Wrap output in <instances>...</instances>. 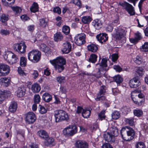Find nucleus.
<instances>
[{
  "label": "nucleus",
  "instance_id": "nucleus-23",
  "mask_svg": "<svg viewBox=\"0 0 148 148\" xmlns=\"http://www.w3.org/2000/svg\"><path fill=\"white\" fill-rule=\"evenodd\" d=\"M109 132L114 138L117 136L119 134L118 130L115 127H111L110 129Z\"/></svg>",
  "mask_w": 148,
  "mask_h": 148
},
{
  "label": "nucleus",
  "instance_id": "nucleus-48",
  "mask_svg": "<svg viewBox=\"0 0 148 148\" xmlns=\"http://www.w3.org/2000/svg\"><path fill=\"white\" fill-rule=\"evenodd\" d=\"M134 119L133 118L126 119H125V121L127 123L129 124L130 125L133 126L134 125Z\"/></svg>",
  "mask_w": 148,
  "mask_h": 148
},
{
  "label": "nucleus",
  "instance_id": "nucleus-6",
  "mask_svg": "<svg viewBox=\"0 0 148 148\" xmlns=\"http://www.w3.org/2000/svg\"><path fill=\"white\" fill-rule=\"evenodd\" d=\"M115 32L112 34V37L117 41H120L125 37L127 31L121 28L115 29Z\"/></svg>",
  "mask_w": 148,
  "mask_h": 148
},
{
  "label": "nucleus",
  "instance_id": "nucleus-30",
  "mask_svg": "<svg viewBox=\"0 0 148 148\" xmlns=\"http://www.w3.org/2000/svg\"><path fill=\"white\" fill-rule=\"evenodd\" d=\"M62 38L63 36L60 32H58L54 35V39L55 41H61Z\"/></svg>",
  "mask_w": 148,
  "mask_h": 148
},
{
  "label": "nucleus",
  "instance_id": "nucleus-35",
  "mask_svg": "<svg viewBox=\"0 0 148 148\" xmlns=\"http://www.w3.org/2000/svg\"><path fill=\"white\" fill-rule=\"evenodd\" d=\"M91 113L90 111V110L84 109L82 112V116L85 118L89 117Z\"/></svg>",
  "mask_w": 148,
  "mask_h": 148
},
{
  "label": "nucleus",
  "instance_id": "nucleus-26",
  "mask_svg": "<svg viewBox=\"0 0 148 148\" xmlns=\"http://www.w3.org/2000/svg\"><path fill=\"white\" fill-rule=\"evenodd\" d=\"M88 49V51L92 52H97L98 49V46L93 44H91L87 46Z\"/></svg>",
  "mask_w": 148,
  "mask_h": 148
},
{
  "label": "nucleus",
  "instance_id": "nucleus-47",
  "mask_svg": "<svg viewBox=\"0 0 148 148\" xmlns=\"http://www.w3.org/2000/svg\"><path fill=\"white\" fill-rule=\"evenodd\" d=\"M136 72L139 76H142L144 74V71L142 67H139L136 69Z\"/></svg>",
  "mask_w": 148,
  "mask_h": 148
},
{
  "label": "nucleus",
  "instance_id": "nucleus-40",
  "mask_svg": "<svg viewBox=\"0 0 148 148\" xmlns=\"http://www.w3.org/2000/svg\"><path fill=\"white\" fill-rule=\"evenodd\" d=\"M8 19V15L2 14L0 16V21L3 23L5 22Z\"/></svg>",
  "mask_w": 148,
  "mask_h": 148
},
{
  "label": "nucleus",
  "instance_id": "nucleus-10",
  "mask_svg": "<svg viewBox=\"0 0 148 148\" xmlns=\"http://www.w3.org/2000/svg\"><path fill=\"white\" fill-rule=\"evenodd\" d=\"M106 88L105 86L101 87L99 91L97 94L96 98H95L96 101H102L105 100L106 97L104 95L106 92Z\"/></svg>",
  "mask_w": 148,
  "mask_h": 148
},
{
  "label": "nucleus",
  "instance_id": "nucleus-61",
  "mask_svg": "<svg viewBox=\"0 0 148 148\" xmlns=\"http://www.w3.org/2000/svg\"><path fill=\"white\" fill-rule=\"evenodd\" d=\"M135 38H136L138 41L142 38L141 34L138 32H137L135 34Z\"/></svg>",
  "mask_w": 148,
  "mask_h": 148
},
{
  "label": "nucleus",
  "instance_id": "nucleus-29",
  "mask_svg": "<svg viewBox=\"0 0 148 148\" xmlns=\"http://www.w3.org/2000/svg\"><path fill=\"white\" fill-rule=\"evenodd\" d=\"M42 97L43 99L47 102H49L52 99L51 96L47 93H45L43 94Z\"/></svg>",
  "mask_w": 148,
  "mask_h": 148
},
{
  "label": "nucleus",
  "instance_id": "nucleus-49",
  "mask_svg": "<svg viewBox=\"0 0 148 148\" xmlns=\"http://www.w3.org/2000/svg\"><path fill=\"white\" fill-rule=\"evenodd\" d=\"M112 117L114 119H118L120 117V114L118 112L115 111L112 113Z\"/></svg>",
  "mask_w": 148,
  "mask_h": 148
},
{
  "label": "nucleus",
  "instance_id": "nucleus-4",
  "mask_svg": "<svg viewBox=\"0 0 148 148\" xmlns=\"http://www.w3.org/2000/svg\"><path fill=\"white\" fill-rule=\"evenodd\" d=\"M28 58L32 62L37 63L39 62L41 56V52L36 50H33L27 54Z\"/></svg>",
  "mask_w": 148,
  "mask_h": 148
},
{
  "label": "nucleus",
  "instance_id": "nucleus-54",
  "mask_svg": "<svg viewBox=\"0 0 148 148\" xmlns=\"http://www.w3.org/2000/svg\"><path fill=\"white\" fill-rule=\"evenodd\" d=\"M5 92L2 91L0 92V103L4 101L5 98Z\"/></svg>",
  "mask_w": 148,
  "mask_h": 148
},
{
  "label": "nucleus",
  "instance_id": "nucleus-33",
  "mask_svg": "<svg viewBox=\"0 0 148 148\" xmlns=\"http://www.w3.org/2000/svg\"><path fill=\"white\" fill-rule=\"evenodd\" d=\"M38 4L34 2L30 8V10L31 12H35L38 11Z\"/></svg>",
  "mask_w": 148,
  "mask_h": 148
},
{
  "label": "nucleus",
  "instance_id": "nucleus-39",
  "mask_svg": "<svg viewBox=\"0 0 148 148\" xmlns=\"http://www.w3.org/2000/svg\"><path fill=\"white\" fill-rule=\"evenodd\" d=\"M12 9L15 14H19L22 11L21 8L17 6L12 7Z\"/></svg>",
  "mask_w": 148,
  "mask_h": 148
},
{
  "label": "nucleus",
  "instance_id": "nucleus-57",
  "mask_svg": "<svg viewBox=\"0 0 148 148\" xmlns=\"http://www.w3.org/2000/svg\"><path fill=\"white\" fill-rule=\"evenodd\" d=\"M0 33L2 35L6 36L9 35L10 34V32L7 29H2L0 31Z\"/></svg>",
  "mask_w": 148,
  "mask_h": 148
},
{
  "label": "nucleus",
  "instance_id": "nucleus-38",
  "mask_svg": "<svg viewBox=\"0 0 148 148\" xmlns=\"http://www.w3.org/2000/svg\"><path fill=\"white\" fill-rule=\"evenodd\" d=\"M114 80L118 84H120L123 81V78L119 75L114 76Z\"/></svg>",
  "mask_w": 148,
  "mask_h": 148
},
{
  "label": "nucleus",
  "instance_id": "nucleus-37",
  "mask_svg": "<svg viewBox=\"0 0 148 148\" xmlns=\"http://www.w3.org/2000/svg\"><path fill=\"white\" fill-rule=\"evenodd\" d=\"M97 56L96 54L92 53L91 54L89 59V61L92 63H95L97 60Z\"/></svg>",
  "mask_w": 148,
  "mask_h": 148
},
{
  "label": "nucleus",
  "instance_id": "nucleus-24",
  "mask_svg": "<svg viewBox=\"0 0 148 148\" xmlns=\"http://www.w3.org/2000/svg\"><path fill=\"white\" fill-rule=\"evenodd\" d=\"M92 24L96 29H99L101 28L102 26V23L101 21L99 19H96L93 21Z\"/></svg>",
  "mask_w": 148,
  "mask_h": 148
},
{
  "label": "nucleus",
  "instance_id": "nucleus-46",
  "mask_svg": "<svg viewBox=\"0 0 148 148\" xmlns=\"http://www.w3.org/2000/svg\"><path fill=\"white\" fill-rule=\"evenodd\" d=\"M133 112L135 116L138 117L141 116L143 113L142 111L138 109L134 110Z\"/></svg>",
  "mask_w": 148,
  "mask_h": 148
},
{
  "label": "nucleus",
  "instance_id": "nucleus-12",
  "mask_svg": "<svg viewBox=\"0 0 148 148\" xmlns=\"http://www.w3.org/2000/svg\"><path fill=\"white\" fill-rule=\"evenodd\" d=\"M36 119L35 115L32 112H29L26 114L25 120L29 124L33 123L35 121Z\"/></svg>",
  "mask_w": 148,
  "mask_h": 148
},
{
  "label": "nucleus",
  "instance_id": "nucleus-27",
  "mask_svg": "<svg viewBox=\"0 0 148 148\" xmlns=\"http://www.w3.org/2000/svg\"><path fill=\"white\" fill-rule=\"evenodd\" d=\"M40 87L39 85L37 83H35L32 85V90L34 93L38 92L40 90Z\"/></svg>",
  "mask_w": 148,
  "mask_h": 148
},
{
  "label": "nucleus",
  "instance_id": "nucleus-8",
  "mask_svg": "<svg viewBox=\"0 0 148 148\" xmlns=\"http://www.w3.org/2000/svg\"><path fill=\"white\" fill-rule=\"evenodd\" d=\"M85 38L86 35L84 33L76 35L74 39L75 43L79 46L84 45L86 42Z\"/></svg>",
  "mask_w": 148,
  "mask_h": 148
},
{
  "label": "nucleus",
  "instance_id": "nucleus-1",
  "mask_svg": "<svg viewBox=\"0 0 148 148\" xmlns=\"http://www.w3.org/2000/svg\"><path fill=\"white\" fill-rule=\"evenodd\" d=\"M50 62L54 66L56 71L59 73L62 72L64 69L66 61L62 57H58L53 60H50Z\"/></svg>",
  "mask_w": 148,
  "mask_h": 148
},
{
  "label": "nucleus",
  "instance_id": "nucleus-42",
  "mask_svg": "<svg viewBox=\"0 0 148 148\" xmlns=\"http://www.w3.org/2000/svg\"><path fill=\"white\" fill-rule=\"evenodd\" d=\"M27 59L24 57H21L20 58V65L22 67L25 66L27 64Z\"/></svg>",
  "mask_w": 148,
  "mask_h": 148
},
{
  "label": "nucleus",
  "instance_id": "nucleus-50",
  "mask_svg": "<svg viewBox=\"0 0 148 148\" xmlns=\"http://www.w3.org/2000/svg\"><path fill=\"white\" fill-rule=\"evenodd\" d=\"M134 61L136 64H140L142 62L143 60L142 58L140 57L137 56L136 58H134Z\"/></svg>",
  "mask_w": 148,
  "mask_h": 148
},
{
  "label": "nucleus",
  "instance_id": "nucleus-32",
  "mask_svg": "<svg viewBox=\"0 0 148 148\" xmlns=\"http://www.w3.org/2000/svg\"><path fill=\"white\" fill-rule=\"evenodd\" d=\"M15 0H2L3 4L6 6H10L14 3Z\"/></svg>",
  "mask_w": 148,
  "mask_h": 148
},
{
  "label": "nucleus",
  "instance_id": "nucleus-16",
  "mask_svg": "<svg viewBox=\"0 0 148 148\" xmlns=\"http://www.w3.org/2000/svg\"><path fill=\"white\" fill-rule=\"evenodd\" d=\"M76 148H88V144L86 141L78 140L76 141L75 144Z\"/></svg>",
  "mask_w": 148,
  "mask_h": 148
},
{
  "label": "nucleus",
  "instance_id": "nucleus-22",
  "mask_svg": "<svg viewBox=\"0 0 148 148\" xmlns=\"http://www.w3.org/2000/svg\"><path fill=\"white\" fill-rule=\"evenodd\" d=\"M11 56L9 59L8 62L10 64L16 62L18 60V58L16 55L12 52Z\"/></svg>",
  "mask_w": 148,
  "mask_h": 148
},
{
  "label": "nucleus",
  "instance_id": "nucleus-19",
  "mask_svg": "<svg viewBox=\"0 0 148 148\" xmlns=\"http://www.w3.org/2000/svg\"><path fill=\"white\" fill-rule=\"evenodd\" d=\"M103 137L105 140L108 142L113 143L114 141L115 138L110 132L105 133L103 135Z\"/></svg>",
  "mask_w": 148,
  "mask_h": 148
},
{
  "label": "nucleus",
  "instance_id": "nucleus-62",
  "mask_svg": "<svg viewBox=\"0 0 148 148\" xmlns=\"http://www.w3.org/2000/svg\"><path fill=\"white\" fill-rule=\"evenodd\" d=\"M118 55L117 54H114L111 56V59L113 62H115L118 58Z\"/></svg>",
  "mask_w": 148,
  "mask_h": 148
},
{
  "label": "nucleus",
  "instance_id": "nucleus-52",
  "mask_svg": "<svg viewBox=\"0 0 148 148\" xmlns=\"http://www.w3.org/2000/svg\"><path fill=\"white\" fill-rule=\"evenodd\" d=\"M105 111L103 110L101 112L99 113L98 115L99 118L100 120L102 121L104 119L105 117Z\"/></svg>",
  "mask_w": 148,
  "mask_h": 148
},
{
  "label": "nucleus",
  "instance_id": "nucleus-64",
  "mask_svg": "<svg viewBox=\"0 0 148 148\" xmlns=\"http://www.w3.org/2000/svg\"><path fill=\"white\" fill-rule=\"evenodd\" d=\"M102 148H113L109 143H105L103 144L101 147Z\"/></svg>",
  "mask_w": 148,
  "mask_h": 148
},
{
  "label": "nucleus",
  "instance_id": "nucleus-20",
  "mask_svg": "<svg viewBox=\"0 0 148 148\" xmlns=\"http://www.w3.org/2000/svg\"><path fill=\"white\" fill-rule=\"evenodd\" d=\"M131 98L134 103L138 106H140L143 104L144 103V99H140L139 98H135L132 97V95H131Z\"/></svg>",
  "mask_w": 148,
  "mask_h": 148
},
{
  "label": "nucleus",
  "instance_id": "nucleus-13",
  "mask_svg": "<svg viewBox=\"0 0 148 148\" xmlns=\"http://www.w3.org/2000/svg\"><path fill=\"white\" fill-rule=\"evenodd\" d=\"M123 6L124 8L130 15H133L135 14L134 8L131 5L127 2H125L123 3Z\"/></svg>",
  "mask_w": 148,
  "mask_h": 148
},
{
  "label": "nucleus",
  "instance_id": "nucleus-63",
  "mask_svg": "<svg viewBox=\"0 0 148 148\" xmlns=\"http://www.w3.org/2000/svg\"><path fill=\"white\" fill-rule=\"evenodd\" d=\"M113 68L116 71L120 72L122 70V69L119 65H115L113 66Z\"/></svg>",
  "mask_w": 148,
  "mask_h": 148
},
{
  "label": "nucleus",
  "instance_id": "nucleus-45",
  "mask_svg": "<svg viewBox=\"0 0 148 148\" xmlns=\"http://www.w3.org/2000/svg\"><path fill=\"white\" fill-rule=\"evenodd\" d=\"M140 49L143 51H148V42H145L140 47Z\"/></svg>",
  "mask_w": 148,
  "mask_h": 148
},
{
  "label": "nucleus",
  "instance_id": "nucleus-15",
  "mask_svg": "<svg viewBox=\"0 0 148 148\" xmlns=\"http://www.w3.org/2000/svg\"><path fill=\"white\" fill-rule=\"evenodd\" d=\"M140 84L139 79L136 78H134L131 79L129 83V85L131 88H136Z\"/></svg>",
  "mask_w": 148,
  "mask_h": 148
},
{
  "label": "nucleus",
  "instance_id": "nucleus-36",
  "mask_svg": "<svg viewBox=\"0 0 148 148\" xmlns=\"http://www.w3.org/2000/svg\"><path fill=\"white\" fill-rule=\"evenodd\" d=\"M25 92L24 88H19L17 91V96L18 97H23L25 95Z\"/></svg>",
  "mask_w": 148,
  "mask_h": 148
},
{
  "label": "nucleus",
  "instance_id": "nucleus-14",
  "mask_svg": "<svg viewBox=\"0 0 148 148\" xmlns=\"http://www.w3.org/2000/svg\"><path fill=\"white\" fill-rule=\"evenodd\" d=\"M71 49V45L68 42H66L62 45V51L63 53H68L70 52Z\"/></svg>",
  "mask_w": 148,
  "mask_h": 148
},
{
  "label": "nucleus",
  "instance_id": "nucleus-59",
  "mask_svg": "<svg viewBox=\"0 0 148 148\" xmlns=\"http://www.w3.org/2000/svg\"><path fill=\"white\" fill-rule=\"evenodd\" d=\"M40 96L38 95H36L34 96V101L35 103H38L40 101Z\"/></svg>",
  "mask_w": 148,
  "mask_h": 148
},
{
  "label": "nucleus",
  "instance_id": "nucleus-34",
  "mask_svg": "<svg viewBox=\"0 0 148 148\" xmlns=\"http://www.w3.org/2000/svg\"><path fill=\"white\" fill-rule=\"evenodd\" d=\"M92 20V18L89 16H86L82 18V22L84 24H88L90 23Z\"/></svg>",
  "mask_w": 148,
  "mask_h": 148
},
{
  "label": "nucleus",
  "instance_id": "nucleus-11",
  "mask_svg": "<svg viewBox=\"0 0 148 148\" xmlns=\"http://www.w3.org/2000/svg\"><path fill=\"white\" fill-rule=\"evenodd\" d=\"M10 68L9 66L4 64H0V76H5L9 73Z\"/></svg>",
  "mask_w": 148,
  "mask_h": 148
},
{
  "label": "nucleus",
  "instance_id": "nucleus-5",
  "mask_svg": "<svg viewBox=\"0 0 148 148\" xmlns=\"http://www.w3.org/2000/svg\"><path fill=\"white\" fill-rule=\"evenodd\" d=\"M107 59L106 58L102 59L100 64V68L99 69V71L96 74H93L92 76L95 77L97 78H100L102 75L104 74L103 70L107 71L108 69L107 68Z\"/></svg>",
  "mask_w": 148,
  "mask_h": 148
},
{
  "label": "nucleus",
  "instance_id": "nucleus-43",
  "mask_svg": "<svg viewBox=\"0 0 148 148\" xmlns=\"http://www.w3.org/2000/svg\"><path fill=\"white\" fill-rule=\"evenodd\" d=\"M12 52L10 51L5 52L3 55L4 59L8 62L9 59L11 56Z\"/></svg>",
  "mask_w": 148,
  "mask_h": 148
},
{
  "label": "nucleus",
  "instance_id": "nucleus-17",
  "mask_svg": "<svg viewBox=\"0 0 148 148\" xmlns=\"http://www.w3.org/2000/svg\"><path fill=\"white\" fill-rule=\"evenodd\" d=\"M98 41L101 43L106 42L108 39L107 34L105 33L100 34L96 36Z\"/></svg>",
  "mask_w": 148,
  "mask_h": 148
},
{
  "label": "nucleus",
  "instance_id": "nucleus-56",
  "mask_svg": "<svg viewBox=\"0 0 148 148\" xmlns=\"http://www.w3.org/2000/svg\"><path fill=\"white\" fill-rule=\"evenodd\" d=\"M136 148H145L144 144L142 142H140L137 143L136 145Z\"/></svg>",
  "mask_w": 148,
  "mask_h": 148
},
{
  "label": "nucleus",
  "instance_id": "nucleus-3",
  "mask_svg": "<svg viewBox=\"0 0 148 148\" xmlns=\"http://www.w3.org/2000/svg\"><path fill=\"white\" fill-rule=\"evenodd\" d=\"M56 122L63 121H67L69 119L68 114L64 111L62 110H57L55 111L54 114Z\"/></svg>",
  "mask_w": 148,
  "mask_h": 148
},
{
  "label": "nucleus",
  "instance_id": "nucleus-9",
  "mask_svg": "<svg viewBox=\"0 0 148 148\" xmlns=\"http://www.w3.org/2000/svg\"><path fill=\"white\" fill-rule=\"evenodd\" d=\"M27 46L24 42L16 44L14 45V49L19 54H23L26 52Z\"/></svg>",
  "mask_w": 148,
  "mask_h": 148
},
{
  "label": "nucleus",
  "instance_id": "nucleus-7",
  "mask_svg": "<svg viewBox=\"0 0 148 148\" xmlns=\"http://www.w3.org/2000/svg\"><path fill=\"white\" fill-rule=\"evenodd\" d=\"M77 132L76 126L75 125H70L64 130L63 133L65 136H73Z\"/></svg>",
  "mask_w": 148,
  "mask_h": 148
},
{
  "label": "nucleus",
  "instance_id": "nucleus-58",
  "mask_svg": "<svg viewBox=\"0 0 148 148\" xmlns=\"http://www.w3.org/2000/svg\"><path fill=\"white\" fill-rule=\"evenodd\" d=\"M39 108H40L39 111L41 114H44L47 112V110L44 107L42 106L41 105H39Z\"/></svg>",
  "mask_w": 148,
  "mask_h": 148
},
{
  "label": "nucleus",
  "instance_id": "nucleus-44",
  "mask_svg": "<svg viewBox=\"0 0 148 148\" xmlns=\"http://www.w3.org/2000/svg\"><path fill=\"white\" fill-rule=\"evenodd\" d=\"M121 110L122 113L125 114H127L128 112H130L131 111L130 108L127 106H125L122 107Z\"/></svg>",
  "mask_w": 148,
  "mask_h": 148
},
{
  "label": "nucleus",
  "instance_id": "nucleus-53",
  "mask_svg": "<svg viewBox=\"0 0 148 148\" xmlns=\"http://www.w3.org/2000/svg\"><path fill=\"white\" fill-rule=\"evenodd\" d=\"M40 26L42 27H44L47 25V23L45 21V19L44 18L41 19L40 20Z\"/></svg>",
  "mask_w": 148,
  "mask_h": 148
},
{
  "label": "nucleus",
  "instance_id": "nucleus-55",
  "mask_svg": "<svg viewBox=\"0 0 148 148\" xmlns=\"http://www.w3.org/2000/svg\"><path fill=\"white\" fill-rule=\"evenodd\" d=\"M71 3H73L75 4V5H77L79 8H80L81 6V3L80 1L79 0H73L70 1Z\"/></svg>",
  "mask_w": 148,
  "mask_h": 148
},
{
  "label": "nucleus",
  "instance_id": "nucleus-28",
  "mask_svg": "<svg viewBox=\"0 0 148 148\" xmlns=\"http://www.w3.org/2000/svg\"><path fill=\"white\" fill-rule=\"evenodd\" d=\"M10 82V81L8 78L5 77L0 79V83L2 85H5L6 86H8Z\"/></svg>",
  "mask_w": 148,
  "mask_h": 148
},
{
  "label": "nucleus",
  "instance_id": "nucleus-25",
  "mask_svg": "<svg viewBox=\"0 0 148 148\" xmlns=\"http://www.w3.org/2000/svg\"><path fill=\"white\" fill-rule=\"evenodd\" d=\"M37 134L41 138L45 139L48 136L47 133L44 130H40L38 131Z\"/></svg>",
  "mask_w": 148,
  "mask_h": 148
},
{
  "label": "nucleus",
  "instance_id": "nucleus-31",
  "mask_svg": "<svg viewBox=\"0 0 148 148\" xmlns=\"http://www.w3.org/2000/svg\"><path fill=\"white\" fill-rule=\"evenodd\" d=\"M40 50L45 53L50 51L49 48L44 44H41L40 45Z\"/></svg>",
  "mask_w": 148,
  "mask_h": 148
},
{
  "label": "nucleus",
  "instance_id": "nucleus-51",
  "mask_svg": "<svg viewBox=\"0 0 148 148\" xmlns=\"http://www.w3.org/2000/svg\"><path fill=\"white\" fill-rule=\"evenodd\" d=\"M62 32L65 34H68L70 31L69 27L67 26H64L62 29Z\"/></svg>",
  "mask_w": 148,
  "mask_h": 148
},
{
  "label": "nucleus",
  "instance_id": "nucleus-21",
  "mask_svg": "<svg viewBox=\"0 0 148 148\" xmlns=\"http://www.w3.org/2000/svg\"><path fill=\"white\" fill-rule=\"evenodd\" d=\"M17 105L16 103L14 101L11 102L9 108V110L11 112H14L16 111Z\"/></svg>",
  "mask_w": 148,
  "mask_h": 148
},
{
  "label": "nucleus",
  "instance_id": "nucleus-41",
  "mask_svg": "<svg viewBox=\"0 0 148 148\" xmlns=\"http://www.w3.org/2000/svg\"><path fill=\"white\" fill-rule=\"evenodd\" d=\"M56 80L60 84H63L65 81V77L63 76H58L56 78Z\"/></svg>",
  "mask_w": 148,
  "mask_h": 148
},
{
  "label": "nucleus",
  "instance_id": "nucleus-18",
  "mask_svg": "<svg viewBox=\"0 0 148 148\" xmlns=\"http://www.w3.org/2000/svg\"><path fill=\"white\" fill-rule=\"evenodd\" d=\"M44 142V145L47 146L52 147L55 145L54 139L52 137H49L45 138Z\"/></svg>",
  "mask_w": 148,
  "mask_h": 148
},
{
  "label": "nucleus",
  "instance_id": "nucleus-2",
  "mask_svg": "<svg viewBox=\"0 0 148 148\" xmlns=\"http://www.w3.org/2000/svg\"><path fill=\"white\" fill-rule=\"evenodd\" d=\"M120 134L122 138L126 141H129L133 139L135 134L133 129L127 126L122 128Z\"/></svg>",
  "mask_w": 148,
  "mask_h": 148
},
{
  "label": "nucleus",
  "instance_id": "nucleus-60",
  "mask_svg": "<svg viewBox=\"0 0 148 148\" xmlns=\"http://www.w3.org/2000/svg\"><path fill=\"white\" fill-rule=\"evenodd\" d=\"M18 73L21 76H26V74L25 73L21 67H18Z\"/></svg>",
  "mask_w": 148,
  "mask_h": 148
}]
</instances>
